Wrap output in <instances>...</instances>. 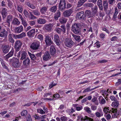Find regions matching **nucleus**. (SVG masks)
Segmentation results:
<instances>
[{"label":"nucleus","mask_w":121,"mask_h":121,"mask_svg":"<svg viewBox=\"0 0 121 121\" xmlns=\"http://www.w3.org/2000/svg\"><path fill=\"white\" fill-rule=\"evenodd\" d=\"M81 120L82 121H90L91 118L87 116H85L84 117H82Z\"/></svg>","instance_id":"36"},{"label":"nucleus","mask_w":121,"mask_h":121,"mask_svg":"<svg viewBox=\"0 0 121 121\" xmlns=\"http://www.w3.org/2000/svg\"><path fill=\"white\" fill-rule=\"evenodd\" d=\"M23 13L25 16L26 17H27L29 16V13L26 10H24Z\"/></svg>","instance_id":"55"},{"label":"nucleus","mask_w":121,"mask_h":121,"mask_svg":"<svg viewBox=\"0 0 121 121\" xmlns=\"http://www.w3.org/2000/svg\"><path fill=\"white\" fill-rule=\"evenodd\" d=\"M9 46L8 45L4 46L2 48V51L3 53H6L9 51Z\"/></svg>","instance_id":"25"},{"label":"nucleus","mask_w":121,"mask_h":121,"mask_svg":"<svg viewBox=\"0 0 121 121\" xmlns=\"http://www.w3.org/2000/svg\"><path fill=\"white\" fill-rule=\"evenodd\" d=\"M8 34L7 31L4 29H3L0 32V37L2 38H5L7 36Z\"/></svg>","instance_id":"15"},{"label":"nucleus","mask_w":121,"mask_h":121,"mask_svg":"<svg viewBox=\"0 0 121 121\" xmlns=\"http://www.w3.org/2000/svg\"><path fill=\"white\" fill-rule=\"evenodd\" d=\"M60 16V12L59 11H57L55 14L54 18L56 20H58V18Z\"/></svg>","instance_id":"28"},{"label":"nucleus","mask_w":121,"mask_h":121,"mask_svg":"<svg viewBox=\"0 0 121 121\" xmlns=\"http://www.w3.org/2000/svg\"><path fill=\"white\" fill-rule=\"evenodd\" d=\"M28 54L31 59L36 61H38L41 59L42 53L40 52L38 53L35 55L28 52Z\"/></svg>","instance_id":"2"},{"label":"nucleus","mask_w":121,"mask_h":121,"mask_svg":"<svg viewBox=\"0 0 121 121\" xmlns=\"http://www.w3.org/2000/svg\"><path fill=\"white\" fill-rule=\"evenodd\" d=\"M73 12V10L72 9L66 10L63 12V15L64 17H68L70 16Z\"/></svg>","instance_id":"14"},{"label":"nucleus","mask_w":121,"mask_h":121,"mask_svg":"<svg viewBox=\"0 0 121 121\" xmlns=\"http://www.w3.org/2000/svg\"><path fill=\"white\" fill-rule=\"evenodd\" d=\"M61 27L62 28V31L64 33H65L66 28L64 25H62Z\"/></svg>","instance_id":"61"},{"label":"nucleus","mask_w":121,"mask_h":121,"mask_svg":"<svg viewBox=\"0 0 121 121\" xmlns=\"http://www.w3.org/2000/svg\"><path fill=\"white\" fill-rule=\"evenodd\" d=\"M40 46V42L37 41H35L31 44L30 48L33 50L38 49Z\"/></svg>","instance_id":"6"},{"label":"nucleus","mask_w":121,"mask_h":121,"mask_svg":"<svg viewBox=\"0 0 121 121\" xmlns=\"http://www.w3.org/2000/svg\"><path fill=\"white\" fill-rule=\"evenodd\" d=\"M45 41L46 45L48 46H50L53 44V42L49 36L47 35L45 36Z\"/></svg>","instance_id":"11"},{"label":"nucleus","mask_w":121,"mask_h":121,"mask_svg":"<svg viewBox=\"0 0 121 121\" xmlns=\"http://www.w3.org/2000/svg\"><path fill=\"white\" fill-rule=\"evenodd\" d=\"M13 17L12 16L9 15L7 18L6 21L10 23V22L12 21L13 19Z\"/></svg>","instance_id":"42"},{"label":"nucleus","mask_w":121,"mask_h":121,"mask_svg":"<svg viewBox=\"0 0 121 121\" xmlns=\"http://www.w3.org/2000/svg\"><path fill=\"white\" fill-rule=\"evenodd\" d=\"M27 4L28 7L31 9H34L36 8V7L34 5L30 3H28Z\"/></svg>","instance_id":"46"},{"label":"nucleus","mask_w":121,"mask_h":121,"mask_svg":"<svg viewBox=\"0 0 121 121\" xmlns=\"http://www.w3.org/2000/svg\"><path fill=\"white\" fill-rule=\"evenodd\" d=\"M110 98L112 100V101H115L116 100V99L115 97L113 96H111Z\"/></svg>","instance_id":"63"},{"label":"nucleus","mask_w":121,"mask_h":121,"mask_svg":"<svg viewBox=\"0 0 121 121\" xmlns=\"http://www.w3.org/2000/svg\"><path fill=\"white\" fill-rule=\"evenodd\" d=\"M0 60L1 62V64L3 68L7 69L8 70H9V69L7 66L6 65V64L3 61V60L2 59L0 58Z\"/></svg>","instance_id":"37"},{"label":"nucleus","mask_w":121,"mask_h":121,"mask_svg":"<svg viewBox=\"0 0 121 121\" xmlns=\"http://www.w3.org/2000/svg\"><path fill=\"white\" fill-rule=\"evenodd\" d=\"M85 13L86 16L87 17V20L88 22L90 23L91 22V11L90 10H87L86 11Z\"/></svg>","instance_id":"18"},{"label":"nucleus","mask_w":121,"mask_h":121,"mask_svg":"<svg viewBox=\"0 0 121 121\" xmlns=\"http://www.w3.org/2000/svg\"><path fill=\"white\" fill-rule=\"evenodd\" d=\"M23 64L25 66L29 65L30 63V60L29 58L27 57L25 60H23Z\"/></svg>","instance_id":"19"},{"label":"nucleus","mask_w":121,"mask_h":121,"mask_svg":"<svg viewBox=\"0 0 121 121\" xmlns=\"http://www.w3.org/2000/svg\"><path fill=\"white\" fill-rule=\"evenodd\" d=\"M37 38L39 39L41 41H42L43 39V35L41 34H39L37 36Z\"/></svg>","instance_id":"54"},{"label":"nucleus","mask_w":121,"mask_h":121,"mask_svg":"<svg viewBox=\"0 0 121 121\" xmlns=\"http://www.w3.org/2000/svg\"><path fill=\"white\" fill-rule=\"evenodd\" d=\"M56 9L57 7L56 6H54L51 8L50 11L53 12H55L56 11Z\"/></svg>","instance_id":"49"},{"label":"nucleus","mask_w":121,"mask_h":121,"mask_svg":"<svg viewBox=\"0 0 121 121\" xmlns=\"http://www.w3.org/2000/svg\"><path fill=\"white\" fill-rule=\"evenodd\" d=\"M57 84L56 83H54L53 84V82H52L51 84H50L49 85V89H51L54 86H55Z\"/></svg>","instance_id":"59"},{"label":"nucleus","mask_w":121,"mask_h":121,"mask_svg":"<svg viewBox=\"0 0 121 121\" xmlns=\"http://www.w3.org/2000/svg\"><path fill=\"white\" fill-rule=\"evenodd\" d=\"M20 54L21 55L20 60L21 61L23 60H25L27 57H28L26 51H19L18 53V56H20Z\"/></svg>","instance_id":"5"},{"label":"nucleus","mask_w":121,"mask_h":121,"mask_svg":"<svg viewBox=\"0 0 121 121\" xmlns=\"http://www.w3.org/2000/svg\"><path fill=\"white\" fill-rule=\"evenodd\" d=\"M53 26V24H49L45 26L44 28L47 30L49 31L52 29Z\"/></svg>","instance_id":"23"},{"label":"nucleus","mask_w":121,"mask_h":121,"mask_svg":"<svg viewBox=\"0 0 121 121\" xmlns=\"http://www.w3.org/2000/svg\"><path fill=\"white\" fill-rule=\"evenodd\" d=\"M10 22L9 23V22H7V21H6V22H4L3 24L5 27H9L10 26Z\"/></svg>","instance_id":"56"},{"label":"nucleus","mask_w":121,"mask_h":121,"mask_svg":"<svg viewBox=\"0 0 121 121\" xmlns=\"http://www.w3.org/2000/svg\"><path fill=\"white\" fill-rule=\"evenodd\" d=\"M79 24H75L72 26L71 28V30L75 34H80V29L79 28Z\"/></svg>","instance_id":"4"},{"label":"nucleus","mask_w":121,"mask_h":121,"mask_svg":"<svg viewBox=\"0 0 121 121\" xmlns=\"http://www.w3.org/2000/svg\"><path fill=\"white\" fill-rule=\"evenodd\" d=\"M73 106L75 108L76 110L77 111H80L82 110V107L81 106H79L78 104H74L73 105Z\"/></svg>","instance_id":"22"},{"label":"nucleus","mask_w":121,"mask_h":121,"mask_svg":"<svg viewBox=\"0 0 121 121\" xmlns=\"http://www.w3.org/2000/svg\"><path fill=\"white\" fill-rule=\"evenodd\" d=\"M47 10V7H42L40 10V11L42 14H44Z\"/></svg>","instance_id":"31"},{"label":"nucleus","mask_w":121,"mask_h":121,"mask_svg":"<svg viewBox=\"0 0 121 121\" xmlns=\"http://www.w3.org/2000/svg\"><path fill=\"white\" fill-rule=\"evenodd\" d=\"M12 24L14 25L18 26L20 24V22L18 19L15 18L13 20Z\"/></svg>","instance_id":"21"},{"label":"nucleus","mask_w":121,"mask_h":121,"mask_svg":"<svg viewBox=\"0 0 121 121\" xmlns=\"http://www.w3.org/2000/svg\"><path fill=\"white\" fill-rule=\"evenodd\" d=\"M76 17L77 18L82 20L84 19L85 17V15H84L83 12L81 11L77 13Z\"/></svg>","instance_id":"13"},{"label":"nucleus","mask_w":121,"mask_h":121,"mask_svg":"<svg viewBox=\"0 0 121 121\" xmlns=\"http://www.w3.org/2000/svg\"><path fill=\"white\" fill-rule=\"evenodd\" d=\"M99 103L101 104H104L106 103L105 99L102 96H100L99 98Z\"/></svg>","instance_id":"32"},{"label":"nucleus","mask_w":121,"mask_h":121,"mask_svg":"<svg viewBox=\"0 0 121 121\" xmlns=\"http://www.w3.org/2000/svg\"><path fill=\"white\" fill-rule=\"evenodd\" d=\"M97 6H95L94 8L92 9V12H91V17H93L95 14L96 13L97 11Z\"/></svg>","instance_id":"27"},{"label":"nucleus","mask_w":121,"mask_h":121,"mask_svg":"<svg viewBox=\"0 0 121 121\" xmlns=\"http://www.w3.org/2000/svg\"><path fill=\"white\" fill-rule=\"evenodd\" d=\"M22 24L23 25L24 28H25L27 25L26 22L24 19L22 21Z\"/></svg>","instance_id":"47"},{"label":"nucleus","mask_w":121,"mask_h":121,"mask_svg":"<svg viewBox=\"0 0 121 121\" xmlns=\"http://www.w3.org/2000/svg\"><path fill=\"white\" fill-rule=\"evenodd\" d=\"M22 44V43L20 40H18L15 42L14 47L16 51H18L19 50Z\"/></svg>","instance_id":"8"},{"label":"nucleus","mask_w":121,"mask_h":121,"mask_svg":"<svg viewBox=\"0 0 121 121\" xmlns=\"http://www.w3.org/2000/svg\"><path fill=\"white\" fill-rule=\"evenodd\" d=\"M116 108H112L110 109H109V107H105L103 109V111L104 113L107 114V113H111L112 117H117L119 115V113Z\"/></svg>","instance_id":"1"},{"label":"nucleus","mask_w":121,"mask_h":121,"mask_svg":"<svg viewBox=\"0 0 121 121\" xmlns=\"http://www.w3.org/2000/svg\"><path fill=\"white\" fill-rule=\"evenodd\" d=\"M23 28L22 25L15 28L14 31L15 33L19 34L23 31Z\"/></svg>","instance_id":"12"},{"label":"nucleus","mask_w":121,"mask_h":121,"mask_svg":"<svg viewBox=\"0 0 121 121\" xmlns=\"http://www.w3.org/2000/svg\"><path fill=\"white\" fill-rule=\"evenodd\" d=\"M91 101L92 102H93L95 104L97 105L99 104V103L97 100V98L96 97H94L92 99Z\"/></svg>","instance_id":"41"},{"label":"nucleus","mask_w":121,"mask_h":121,"mask_svg":"<svg viewBox=\"0 0 121 121\" xmlns=\"http://www.w3.org/2000/svg\"><path fill=\"white\" fill-rule=\"evenodd\" d=\"M59 6L60 10H63L65 9L66 8L65 0H60Z\"/></svg>","instance_id":"10"},{"label":"nucleus","mask_w":121,"mask_h":121,"mask_svg":"<svg viewBox=\"0 0 121 121\" xmlns=\"http://www.w3.org/2000/svg\"><path fill=\"white\" fill-rule=\"evenodd\" d=\"M45 20L43 18H39L37 20V22L39 24H44L46 23Z\"/></svg>","instance_id":"33"},{"label":"nucleus","mask_w":121,"mask_h":121,"mask_svg":"<svg viewBox=\"0 0 121 121\" xmlns=\"http://www.w3.org/2000/svg\"><path fill=\"white\" fill-rule=\"evenodd\" d=\"M28 17L31 19H35L36 18V17L34 16L33 14L29 15V16Z\"/></svg>","instance_id":"50"},{"label":"nucleus","mask_w":121,"mask_h":121,"mask_svg":"<svg viewBox=\"0 0 121 121\" xmlns=\"http://www.w3.org/2000/svg\"><path fill=\"white\" fill-rule=\"evenodd\" d=\"M118 13L117 9V8H115V12L114 14L113 18L115 19L117 17V15Z\"/></svg>","instance_id":"39"},{"label":"nucleus","mask_w":121,"mask_h":121,"mask_svg":"<svg viewBox=\"0 0 121 121\" xmlns=\"http://www.w3.org/2000/svg\"><path fill=\"white\" fill-rule=\"evenodd\" d=\"M35 22L34 21H31L29 22V24L31 26H33L35 25Z\"/></svg>","instance_id":"64"},{"label":"nucleus","mask_w":121,"mask_h":121,"mask_svg":"<svg viewBox=\"0 0 121 121\" xmlns=\"http://www.w3.org/2000/svg\"><path fill=\"white\" fill-rule=\"evenodd\" d=\"M1 14L3 18H5L7 14V9L5 8L2 9L1 11Z\"/></svg>","instance_id":"30"},{"label":"nucleus","mask_w":121,"mask_h":121,"mask_svg":"<svg viewBox=\"0 0 121 121\" xmlns=\"http://www.w3.org/2000/svg\"><path fill=\"white\" fill-rule=\"evenodd\" d=\"M13 36L11 34H9L8 36V41L9 42L13 43L14 42V40L12 38Z\"/></svg>","instance_id":"29"},{"label":"nucleus","mask_w":121,"mask_h":121,"mask_svg":"<svg viewBox=\"0 0 121 121\" xmlns=\"http://www.w3.org/2000/svg\"><path fill=\"white\" fill-rule=\"evenodd\" d=\"M84 110L87 112L90 113V109L89 107H86L84 108Z\"/></svg>","instance_id":"58"},{"label":"nucleus","mask_w":121,"mask_h":121,"mask_svg":"<svg viewBox=\"0 0 121 121\" xmlns=\"http://www.w3.org/2000/svg\"><path fill=\"white\" fill-rule=\"evenodd\" d=\"M17 10L20 13H21L22 12L23 9L22 6L21 5H17Z\"/></svg>","instance_id":"38"},{"label":"nucleus","mask_w":121,"mask_h":121,"mask_svg":"<svg viewBox=\"0 0 121 121\" xmlns=\"http://www.w3.org/2000/svg\"><path fill=\"white\" fill-rule=\"evenodd\" d=\"M100 36L101 39H103L105 36V35L103 33H102L100 35Z\"/></svg>","instance_id":"62"},{"label":"nucleus","mask_w":121,"mask_h":121,"mask_svg":"<svg viewBox=\"0 0 121 121\" xmlns=\"http://www.w3.org/2000/svg\"><path fill=\"white\" fill-rule=\"evenodd\" d=\"M54 39L56 45L59 46L60 45V42L58 35L57 34H55L54 36Z\"/></svg>","instance_id":"17"},{"label":"nucleus","mask_w":121,"mask_h":121,"mask_svg":"<svg viewBox=\"0 0 121 121\" xmlns=\"http://www.w3.org/2000/svg\"><path fill=\"white\" fill-rule=\"evenodd\" d=\"M37 112H38L41 114H43L45 113V112L41 108H38L37 109Z\"/></svg>","instance_id":"44"},{"label":"nucleus","mask_w":121,"mask_h":121,"mask_svg":"<svg viewBox=\"0 0 121 121\" xmlns=\"http://www.w3.org/2000/svg\"><path fill=\"white\" fill-rule=\"evenodd\" d=\"M34 14L37 16H39L40 15V13L39 11L37 10H33L32 11Z\"/></svg>","instance_id":"40"},{"label":"nucleus","mask_w":121,"mask_h":121,"mask_svg":"<svg viewBox=\"0 0 121 121\" xmlns=\"http://www.w3.org/2000/svg\"><path fill=\"white\" fill-rule=\"evenodd\" d=\"M35 29H33L29 31L27 33L28 36L31 37H33L35 34Z\"/></svg>","instance_id":"20"},{"label":"nucleus","mask_w":121,"mask_h":121,"mask_svg":"<svg viewBox=\"0 0 121 121\" xmlns=\"http://www.w3.org/2000/svg\"><path fill=\"white\" fill-rule=\"evenodd\" d=\"M60 22L62 24L65 23L67 21V19L63 17H61L60 19Z\"/></svg>","instance_id":"43"},{"label":"nucleus","mask_w":121,"mask_h":121,"mask_svg":"<svg viewBox=\"0 0 121 121\" xmlns=\"http://www.w3.org/2000/svg\"><path fill=\"white\" fill-rule=\"evenodd\" d=\"M47 1L50 4H54L56 1V0H48Z\"/></svg>","instance_id":"53"},{"label":"nucleus","mask_w":121,"mask_h":121,"mask_svg":"<svg viewBox=\"0 0 121 121\" xmlns=\"http://www.w3.org/2000/svg\"><path fill=\"white\" fill-rule=\"evenodd\" d=\"M27 111L26 110H24L22 112L21 115L22 116H25L27 115Z\"/></svg>","instance_id":"48"},{"label":"nucleus","mask_w":121,"mask_h":121,"mask_svg":"<svg viewBox=\"0 0 121 121\" xmlns=\"http://www.w3.org/2000/svg\"><path fill=\"white\" fill-rule=\"evenodd\" d=\"M103 3L104 10L105 12L107 11L108 7L107 1L106 0H104L103 1Z\"/></svg>","instance_id":"26"},{"label":"nucleus","mask_w":121,"mask_h":121,"mask_svg":"<svg viewBox=\"0 0 121 121\" xmlns=\"http://www.w3.org/2000/svg\"><path fill=\"white\" fill-rule=\"evenodd\" d=\"M55 30L58 33L60 34L62 31V29L59 28H57L55 29Z\"/></svg>","instance_id":"52"},{"label":"nucleus","mask_w":121,"mask_h":121,"mask_svg":"<svg viewBox=\"0 0 121 121\" xmlns=\"http://www.w3.org/2000/svg\"><path fill=\"white\" fill-rule=\"evenodd\" d=\"M27 121H32L31 116L30 115H28L27 116Z\"/></svg>","instance_id":"60"},{"label":"nucleus","mask_w":121,"mask_h":121,"mask_svg":"<svg viewBox=\"0 0 121 121\" xmlns=\"http://www.w3.org/2000/svg\"><path fill=\"white\" fill-rule=\"evenodd\" d=\"M13 50H12L7 54L6 55L5 57V60H7L9 58L13 55Z\"/></svg>","instance_id":"24"},{"label":"nucleus","mask_w":121,"mask_h":121,"mask_svg":"<svg viewBox=\"0 0 121 121\" xmlns=\"http://www.w3.org/2000/svg\"><path fill=\"white\" fill-rule=\"evenodd\" d=\"M72 35L73 37V38L76 41H80V36H77L73 34H72Z\"/></svg>","instance_id":"35"},{"label":"nucleus","mask_w":121,"mask_h":121,"mask_svg":"<svg viewBox=\"0 0 121 121\" xmlns=\"http://www.w3.org/2000/svg\"><path fill=\"white\" fill-rule=\"evenodd\" d=\"M49 52L51 55L53 57L56 56V47L53 45H51L50 48Z\"/></svg>","instance_id":"7"},{"label":"nucleus","mask_w":121,"mask_h":121,"mask_svg":"<svg viewBox=\"0 0 121 121\" xmlns=\"http://www.w3.org/2000/svg\"><path fill=\"white\" fill-rule=\"evenodd\" d=\"M97 5L101 10H102L103 8L102 5V0H98L97 1Z\"/></svg>","instance_id":"34"},{"label":"nucleus","mask_w":121,"mask_h":121,"mask_svg":"<svg viewBox=\"0 0 121 121\" xmlns=\"http://www.w3.org/2000/svg\"><path fill=\"white\" fill-rule=\"evenodd\" d=\"M119 104V103L118 101L113 102L112 103V106L116 108L118 106Z\"/></svg>","instance_id":"45"},{"label":"nucleus","mask_w":121,"mask_h":121,"mask_svg":"<svg viewBox=\"0 0 121 121\" xmlns=\"http://www.w3.org/2000/svg\"><path fill=\"white\" fill-rule=\"evenodd\" d=\"M10 62H12V65L15 68H18L21 66L19 60L16 58L13 57L10 60Z\"/></svg>","instance_id":"3"},{"label":"nucleus","mask_w":121,"mask_h":121,"mask_svg":"<svg viewBox=\"0 0 121 121\" xmlns=\"http://www.w3.org/2000/svg\"><path fill=\"white\" fill-rule=\"evenodd\" d=\"M66 40L65 42V45L69 48L72 47L74 44L72 40L69 38H66Z\"/></svg>","instance_id":"9"},{"label":"nucleus","mask_w":121,"mask_h":121,"mask_svg":"<svg viewBox=\"0 0 121 121\" xmlns=\"http://www.w3.org/2000/svg\"><path fill=\"white\" fill-rule=\"evenodd\" d=\"M51 58L50 55L48 52H46L43 56V60L45 61H47Z\"/></svg>","instance_id":"16"},{"label":"nucleus","mask_w":121,"mask_h":121,"mask_svg":"<svg viewBox=\"0 0 121 121\" xmlns=\"http://www.w3.org/2000/svg\"><path fill=\"white\" fill-rule=\"evenodd\" d=\"M60 119L62 121H67V117L64 116L61 117Z\"/></svg>","instance_id":"57"},{"label":"nucleus","mask_w":121,"mask_h":121,"mask_svg":"<svg viewBox=\"0 0 121 121\" xmlns=\"http://www.w3.org/2000/svg\"><path fill=\"white\" fill-rule=\"evenodd\" d=\"M19 35L20 39L24 38L26 35V33L24 32H22L20 34H19Z\"/></svg>","instance_id":"51"}]
</instances>
